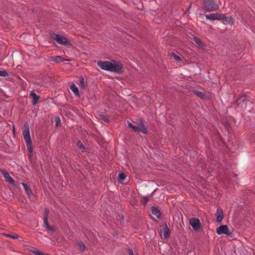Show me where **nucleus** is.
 <instances>
[{"label":"nucleus","instance_id":"nucleus-1","mask_svg":"<svg viewBox=\"0 0 255 255\" xmlns=\"http://www.w3.org/2000/svg\"><path fill=\"white\" fill-rule=\"evenodd\" d=\"M97 64L101 69L117 73H122L124 72L123 64L118 61H98Z\"/></svg>","mask_w":255,"mask_h":255},{"label":"nucleus","instance_id":"nucleus-2","mask_svg":"<svg viewBox=\"0 0 255 255\" xmlns=\"http://www.w3.org/2000/svg\"><path fill=\"white\" fill-rule=\"evenodd\" d=\"M22 135L25 141L26 147L28 151V155L29 158L32 156L33 151L32 141L29 132V125L27 123H25L24 125L23 129L22 131Z\"/></svg>","mask_w":255,"mask_h":255},{"label":"nucleus","instance_id":"nucleus-3","mask_svg":"<svg viewBox=\"0 0 255 255\" xmlns=\"http://www.w3.org/2000/svg\"><path fill=\"white\" fill-rule=\"evenodd\" d=\"M50 35L52 39L56 40L58 43L61 45L69 47H71L72 46L70 40L67 37L63 35L55 33L53 32H51L50 33Z\"/></svg>","mask_w":255,"mask_h":255},{"label":"nucleus","instance_id":"nucleus-4","mask_svg":"<svg viewBox=\"0 0 255 255\" xmlns=\"http://www.w3.org/2000/svg\"><path fill=\"white\" fill-rule=\"evenodd\" d=\"M204 9L208 11L216 10L218 8V5L213 0H205L203 2Z\"/></svg>","mask_w":255,"mask_h":255},{"label":"nucleus","instance_id":"nucleus-5","mask_svg":"<svg viewBox=\"0 0 255 255\" xmlns=\"http://www.w3.org/2000/svg\"><path fill=\"white\" fill-rule=\"evenodd\" d=\"M217 233L218 235L225 234L232 237L233 235L231 232H230L227 225H221L216 230Z\"/></svg>","mask_w":255,"mask_h":255},{"label":"nucleus","instance_id":"nucleus-6","mask_svg":"<svg viewBox=\"0 0 255 255\" xmlns=\"http://www.w3.org/2000/svg\"><path fill=\"white\" fill-rule=\"evenodd\" d=\"M239 100H242L243 104L245 103L246 105L244 106L243 104H241L240 103L238 104L237 102L236 103V104L238 105V106H240L242 108L245 109H248L246 105L251 106L252 104L251 101L247 99V96L246 95H241L237 99V101Z\"/></svg>","mask_w":255,"mask_h":255},{"label":"nucleus","instance_id":"nucleus-7","mask_svg":"<svg viewBox=\"0 0 255 255\" xmlns=\"http://www.w3.org/2000/svg\"><path fill=\"white\" fill-rule=\"evenodd\" d=\"M139 125L140 127H136L134 126H132L131 128L132 130L134 132L140 131L143 133H146L147 132V130L142 120L139 121Z\"/></svg>","mask_w":255,"mask_h":255},{"label":"nucleus","instance_id":"nucleus-8","mask_svg":"<svg viewBox=\"0 0 255 255\" xmlns=\"http://www.w3.org/2000/svg\"><path fill=\"white\" fill-rule=\"evenodd\" d=\"M189 224L195 231H198L201 227L200 220L198 218H191L189 220Z\"/></svg>","mask_w":255,"mask_h":255},{"label":"nucleus","instance_id":"nucleus-9","mask_svg":"<svg viewBox=\"0 0 255 255\" xmlns=\"http://www.w3.org/2000/svg\"><path fill=\"white\" fill-rule=\"evenodd\" d=\"M216 217V221L218 222H221L224 218V214L223 209L221 207H219L215 214Z\"/></svg>","mask_w":255,"mask_h":255},{"label":"nucleus","instance_id":"nucleus-10","mask_svg":"<svg viewBox=\"0 0 255 255\" xmlns=\"http://www.w3.org/2000/svg\"><path fill=\"white\" fill-rule=\"evenodd\" d=\"M218 20H222L223 22L229 23L231 22V24H233V21L232 19V17L230 16H226L224 14H220L219 16Z\"/></svg>","mask_w":255,"mask_h":255},{"label":"nucleus","instance_id":"nucleus-11","mask_svg":"<svg viewBox=\"0 0 255 255\" xmlns=\"http://www.w3.org/2000/svg\"><path fill=\"white\" fill-rule=\"evenodd\" d=\"M29 96L32 98V105H36L39 100V96H37L33 91L31 92Z\"/></svg>","mask_w":255,"mask_h":255},{"label":"nucleus","instance_id":"nucleus-12","mask_svg":"<svg viewBox=\"0 0 255 255\" xmlns=\"http://www.w3.org/2000/svg\"><path fill=\"white\" fill-rule=\"evenodd\" d=\"M219 16V13H211L210 14H208L206 15V17L207 19H209L210 20H218Z\"/></svg>","mask_w":255,"mask_h":255},{"label":"nucleus","instance_id":"nucleus-13","mask_svg":"<svg viewBox=\"0 0 255 255\" xmlns=\"http://www.w3.org/2000/svg\"><path fill=\"white\" fill-rule=\"evenodd\" d=\"M193 39L199 48L204 49L205 45L200 38L196 36H194Z\"/></svg>","mask_w":255,"mask_h":255},{"label":"nucleus","instance_id":"nucleus-14","mask_svg":"<svg viewBox=\"0 0 255 255\" xmlns=\"http://www.w3.org/2000/svg\"><path fill=\"white\" fill-rule=\"evenodd\" d=\"M45 215L44 216V226L46 230H48V208H45L44 209Z\"/></svg>","mask_w":255,"mask_h":255},{"label":"nucleus","instance_id":"nucleus-15","mask_svg":"<svg viewBox=\"0 0 255 255\" xmlns=\"http://www.w3.org/2000/svg\"><path fill=\"white\" fill-rule=\"evenodd\" d=\"M192 91L197 97L200 99H203L206 97L205 94L204 93L201 92L194 89L192 90Z\"/></svg>","mask_w":255,"mask_h":255},{"label":"nucleus","instance_id":"nucleus-16","mask_svg":"<svg viewBox=\"0 0 255 255\" xmlns=\"http://www.w3.org/2000/svg\"><path fill=\"white\" fill-rule=\"evenodd\" d=\"M22 185L23 187L24 190L27 195L29 196L32 194L31 188L25 183H22Z\"/></svg>","mask_w":255,"mask_h":255},{"label":"nucleus","instance_id":"nucleus-17","mask_svg":"<svg viewBox=\"0 0 255 255\" xmlns=\"http://www.w3.org/2000/svg\"><path fill=\"white\" fill-rule=\"evenodd\" d=\"M51 60L55 63H59L65 61V58L61 56H57L56 57H51Z\"/></svg>","mask_w":255,"mask_h":255},{"label":"nucleus","instance_id":"nucleus-18","mask_svg":"<svg viewBox=\"0 0 255 255\" xmlns=\"http://www.w3.org/2000/svg\"><path fill=\"white\" fill-rule=\"evenodd\" d=\"M151 211L152 214L155 215L157 218H159L161 216L160 211L156 207L153 206L151 207Z\"/></svg>","mask_w":255,"mask_h":255},{"label":"nucleus","instance_id":"nucleus-19","mask_svg":"<svg viewBox=\"0 0 255 255\" xmlns=\"http://www.w3.org/2000/svg\"><path fill=\"white\" fill-rule=\"evenodd\" d=\"M163 235L165 238H167L169 236V230L168 228L166 223H164L163 228Z\"/></svg>","mask_w":255,"mask_h":255},{"label":"nucleus","instance_id":"nucleus-20","mask_svg":"<svg viewBox=\"0 0 255 255\" xmlns=\"http://www.w3.org/2000/svg\"><path fill=\"white\" fill-rule=\"evenodd\" d=\"M4 178L5 179V181L6 182H8L10 184H12L13 185H15V181L13 180V179L9 175V173L6 174L5 176H4Z\"/></svg>","mask_w":255,"mask_h":255},{"label":"nucleus","instance_id":"nucleus-21","mask_svg":"<svg viewBox=\"0 0 255 255\" xmlns=\"http://www.w3.org/2000/svg\"><path fill=\"white\" fill-rule=\"evenodd\" d=\"M70 89L72 90V91L74 93V94L77 95H79V90L77 87H76L74 84H72L70 87Z\"/></svg>","mask_w":255,"mask_h":255},{"label":"nucleus","instance_id":"nucleus-22","mask_svg":"<svg viewBox=\"0 0 255 255\" xmlns=\"http://www.w3.org/2000/svg\"><path fill=\"white\" fill-rule=\"evenodd\" d=\"M28 251L32 253H33L35 255H41V252L33 247H31L30 248L28 249Z\"/></svg>","mask_w":255,"mask_h":255},{"label":"nucleus","instance_id":"nucleus-23","mask_svg":"<svg viewBox=\"0 0 255 255\" xmlns=\"http://www.w3.org/2000/svg\"><path fill=\"white\" fill-rule=\"evenodd\" d=\"M77 245L79 247V250L81 251V252L83 253L86 250V247L85 245L81 241L79 242Z\"/></svg>","mask_w":255,"mask_h":255},{"label":"nucleus","instance_id":"nucleus-24","mask_svg":"<svg viewBox=\"0 0 255 255\" xmlns=\"http://www.w3.org/2000/svg\"><path fill=\"white\" fill-rule=\"evenodd\" d=\"M77 146L78 147L82 150V151H84L86 150V147H85L84 145L82 143V142L80 141H79L77 143Z\"/></svg>","mask_w":255,"mask_h":255},{"label":"nucleus","instance_id":"nucleus-25","mask_svg":"<svg viewBox=\"0 0 255 255\" xmlns=\"http://www.w3.org/2000/svg\"><path fill=\"white\" fill-rule=\"evenodd\" d=\"M126 176L124 172H120L119 174V181L122 182L125 179Z\"/></svg>","mask_w":255,"mask_h":255},{"label":"nucleus","instance_id":"nucleus-26","mask_svg":"<svg viewBox=\"0 0 255 255\" xmlns=\"http://www.w3.org/2000/svg\"><path fill=\"white\" fill-rule=\"evenodd\" d=\"M170 55L172 56L174 59L177 61H180L181 60V58L179 56L175 54V53L172 52L170 54Z\"/></svg>","mask_w":255,"mask_h":255},{"label":"nucleus","instance_id":"nucleus-27","mask_svg":"<svg viewBox=\"0 0 255 255\" xmlns=\"http://www.w3.org/2000/svg\"><path fill=\"white\" fill-rule=\"evenodd\" d=\"M79 81H80V84H81V87L82 89H84L85 88V83H84V78L83 77H80Z\"/></svg>","mask_w":255,"mask_h":255},{"label":"nucleus","instance_id":"nucleus-28","mask_svg":"<svg viewBox=\"0 0 255 255\" xmlns=\"http://www.w3.org/2000/svg\"><path fill=\"white\" fill-rule=\"evenodd\" d=\"M4 235L7 237L13 239H16L18 237V236L16 234H14V235L5 234H4Z\"/></svg>","mask_w":255,"mask_h":255},{"label":"nucleus","instance_id":"nucleus-29","mask_svg":"<svg viewBox=\"0 0 255 255\" xmlns=\"http://www.w3.org/2000/svg\"><path fill=\"white\" fill-rule=\"evenodd\" d=\"M8 75V73L5 70H0V76L6 77Z\"/></svg>","mask_w":255,"mask_h":255},{"label":"nucleus","instance_id":"nucleus-30","mask_svg":"<svg viewBox=\"0 0 255 255\" xmlns=\"http://www.w3.org/2000/svg\"><path fill=\"white\" fill-rule=\"evenodd\" d=\"M100 117L101 118V119L104 121L105 122H109V117L106 115H100Z\"/></svg>","mask_w":255,"mask_h":255},{"label":"nucleus","instance_id":"nucleus-31","mask_svg":"<svg viewBox=\"0 0 255 255\" xmlns=\"http://www.w3.org/2000/svg\"><path fill=\"white\" fill-rule=\"evenodd\" d=\"M55 121V124H56V127H58V126H60V120L59 117H56Z\"/></svg>","mask_w":255,"mask_h":255},{"label":"nucleus","instance_id":"nucleus-32","mask_svg":"<svg viewBox=\"0 0 255 255\" xmlns=\"http://www.w3.org/2000/svg\"><path fill=\"white\" fill-rule=\"evenodd\" d=\"M0 172L3 175L4 177L5 176V175L8 173L6 170L2 169L1 168H0Z\"/></svg>","mask_w":255,"mask_h":255},{"label":"nucleus","instance_id":"nucleus-33","mask_svg":"<svg viewBox=\"0 0 255 255\" xmlns=\"http://www.w3.org/2000/svg\"><path fill=\"white\" fill-rule=\"evenodd\" d=\"M148 201V198L147 197H142V202L144 205H145Z\"/></svg>","mask_w":255,"mask_h":255},{"label":"nucleus","instance_id":"nucleus-34","mask_svg":"<svg viewBox=\"0 0 255 255\" xmlns=\"http://www.w3.org/2000/svg\"><path fill=\"white\" fill-rule=\"evenodd\" d=\"M48 230H49V232L53 233V232H54L55 231V228H53V227H49V226Z\"/></svg>","mask_w":255,"mask_h":255},{"label":"nucleus","instance_id":"nucleus-35","mask_svg":"<svg viewBox=\"0 0 255 255\" xmlns=\"http://www.w3.org/2000/svg\"><path fill=\"white\" fill-rule=\"evenodd\" d=\"M128 252L129 255H134L133 251L131 249H129Z\"/></svg>","mask_w":255,"mask_h":255},{"label":"nucleus","instance_id":"nucleus-36","mask_svg":"<svg viewBox=\"0 0 255 255\" xmlns=\"http://www.w3.org/2000/svg\"><path fill=\"white\" fill-rule=\"evenodd\" d=\"M128 126H129V127H130V128H132V126H133V125L129 122H128Z\"/></svg>","mask_w":255,"mask_h":255},{"label":"nucleus","instance_id":"nucleus-37","mask_svg":"<svg viewBox=\"0 0 255 255\" xmlns=\"http://www.w3.org/2000/svg\"><path fill=\"white\" fill-rule=\"evenodd\" d=\"M191 7V4H190V5L189 6L188 8V10H187V11H186V12H185V14L187 13V12H189V10H190V9Z\"/></svg>","mask_w":255,"mask_h":255},{"label":"nucleus","instance_id":"nucleus-38","mask_svg":"<svg viewBox=\"0 0 255 255\" xmlns=\"http://www.w3.org/2000/svg\"><path fill=\"white\" fill-rule=\"evenodd\" d=\"M48 255V254H44L43 253H42V252H41V255Z\"/></svg>","mask_w":255,"mask_h":255},{"label":"nucleus","instance_id":"nucleus-39","mask_svg":"<svg viewBox=\"0 0 255 255\" xmlns=\"http://www.w3.org/2000/svg\"><path fill=\"white\" fill-rule=\"evenodd\" d=\"M71 60L65 59V61H70Z\"/></svg>","mask_w":255,"mask_h":255},{"label":"nucleus","instance_id":"nucleus-40","mask_svg":"<svg viewBox=\"0 0 255 255\" xmlns=\"http://www.w3.org/2000/svg\"><path fill=\"white\" fill-rule=\"evenodd\" d=\"M161 234H162V231H160V232H159V235H160V236H161Z\"/></svg>","mask_w":255,"mask_h":255}]
</instances>
